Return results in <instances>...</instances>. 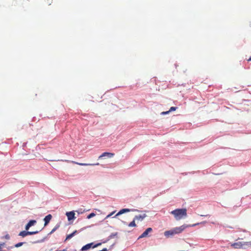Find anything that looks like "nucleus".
<instances>
[{"label":"nucleus","instance_id":"1","mask_svg":"<svg viewBox=\"0 0 251 251\" xmlns=\"http://www.w3.org/2000/svg\"><path fill=\"white\" fill-rule=\"evenodd\" d=\"M176 220H179L187 216V210L186 209H176L171 212Z\"/></svg>","mask_w":251,"mask_h":251},{"label":"nucleus","instance_id":"2","mask_svg":"<svg viewBox=\"0 0 251 251\" xmlns=\"http://www.w3.org/2000/svg\"><path fill=\"white\" fill-rule=\"evenodd\" d=\"M231 247L234 249H246V247H251V241L236 242L231 244Z\"/></svg>","mask_w":251,"mask_h":251},{"label":"nucleus","instance_id":"3","mask_svg":"<svg viewBox=\"0 0 251 251\" xmlns=\"http://www.w3.org/2000/svg\"><path fill=\"white\" fill-rule=\"evenodd\" d=\"M183 229L184 228H182V227H176L173 229L165 231L164 235L166 237H169L170 236H173L176 234L181 232Z\"/></svg>","mask_w":251,"mask_h":251},{"label":"nucleus","instance_id":"4","mask_svg":"<svg viewBox=\"0 0 251 251\" xmlns=\"http://www.w3.org/2000/svg\"><path fill=\"white\" fill-rule=\"evenodd\" d=\"M100 245H101V243H98L96 245H94L93 243H91L86 244V245L83 246L81 249V251H87L91 248H95L98 247L99 246H100Z\"/></svg>","mask_w":251,"mask_h":251},{"label":"nucleus","instance_id":"5","mask_svg":"<svg viewBox=\"0 0 251 251\" xmlns=\"http://www.w3.org/2000/svg\"><path fill=\"white\" fill-rule=\"evenodd\" d=\"M66 215L67 216L68 221H69L75 219V213L74 211L67 212H66Z\"/></svg>","mask_w":251,"mask_h":251},{"label":"nucleus","instance_id":"6","mask_svg":"<svg viewBox=\"0 0 251 251\" xmlns=\"http://www.w3.org/2000/svg\"><path fill=\"white\" fill-rule=\"evenodd\" d=\"M115 154L113 153L104 152L102 153L99 157V159H100L103 157H107L108 158H112L114 156Z\"/></svg>","mask_w":251,"mask_h":251},{"label":"nucleus","instance_id":"7","mask_svg":"<svg viewBox=\"0 0 251 251\" xmlns=\"http://www.w3.org/2000/svg\"><path fill=\"white\" fill-rule=\"evenodd\" d=\"M152 229L151 227H149L139 236V238H144L147 236L149 232L152 231Z\"/></svg>","mask_w":251,"mask_h":251},{"label":"nucleus","instance_id":"8","mask_svg":"<svg viewBox=\"0 0 251 251\" xmlns=\"http://www.w3.org/2000/svg\"><path fill=\"white\" fill-rule=\"evenodd\" d=\"M36 223V221L34 220H30L25 226V229L26 230H28L30 227L34 226Z\"/></svg>","mask_w":251,"mask_h":251},{"label":"nucleus","instance_id":"9","mask_svg":"<svg viewBox=\"0 0 251 251\" xmlns=\"http://www.w3.org/2000/svg\"><path fill=\"white\" fill-rule=\"evenodd\" d=\"M51 218H52V216L51 214H49L44 218V221L45 222L44 226H46L49 223V222L51 220Z\"/></svg>","mask_w":251,"mask_h":251},{"label":"nucleus","instance_id":"10","mask_svg":"<svg viewBox=\"0 0 251 251\" xmlns=\"http://www.w3.org/2000/svg\"><path fill=\"white\" fill-rule=\"evenodd\" d=\"M147 217L146 214H143L141 215H136L134 218L135 220L142 221L145 218Z\"/></svg>","mask_w":251,"mask_h":251},{"label":"nucleus","instance_id":"11","mask_svg":"<svg viewBox=\"0 0 251 251\" xmlns=\"http://www.w3.org/2000/svg\"><path fill=\"white\" fill-rule=\"evenodd\" d=\"M70 162L73 164H77V165H79L80 166L99 165V163H97L96 164H87V163H78V162H75L74 161H72Z\"/></svg>","mask_w":251,"mask_h":251},{"label":"nucleus","instance_id":"12","mask_svg":"<svg viewBox=\"0 0 251 251\" xmlns=\"http://www.w3.org/2000/svg\"><path fill=\"white\" fill-rule=\"evenodd\" d=\"M130 211H131V209H128V208H124V209H121L115 216L114 217H116L119 215H120L121 214H123L126 212H130Z\"/></svg>","mask_w":251,"mask_h":251},{"label":"nucleus","instance_id":"13","mask_svg":"<svg viewBox=\"0 0 251 251\" xmlns=\"http://www.w3.org/2000/svg\"><path fill=\"white\" fill-rule=\"evenodd\" d=\"M77 232V230H75L73 233L68 235L66 238L65 241L68 240L72 238L75 235Z\"/></svg>","mask_w":251,"mask_h":251},{"label":"nucleus","instance_id":"14","mask_svg":"<svg viewBox=\"0 0 251 251\" xmlns=\"http://www.w3.org/2000/svg\"><path fill=\"white\" fill-rule=\"evenodd\" d=\"M38 232H39V231H37V230L34 231H28L26 230L27 236L36 234H37Z\"/></svg>","mask_w":251,"mask_h":251},{"label":"nucleus","instance_id":"15","mask_svg":"<svg viewBox=\"0 0 251 251\" xmlns=\"http://www.w3.org/2000/svg\"><path fill=\"white\" fill-rule=\"evenodd\" d=\"M19 235L23 237L26 236H27L26 230V231H22L20 232L19 234Z\"/></svg>","mask_w":251,"mask_h":251},{"label":"nucleus","instance_id":"16","mask_svg":"<svg viewBox=\"0 0 251 251\" xmlns=\"http://www.w3.org/2000/svg\"><path fill=\"white\" fill-rule=\"evenodd\" d=\"M135 220L134 219H133V220L128 225V226H129V227L136 226V225L135 224Z\"/></svg>","mask_w":251,"mask_h":251},{"label":"nucleus","instance_id":"17","mask_svg":"<svg viewBox=\"0 0 251 251\" xmlns=\"http://www.w3.org/2000/svg\"><path fill=\"white\" fill-rule=\"evenodd\" d=\"M59 226H60L59 225H56L50 231V234H52V233H53L57 229H58L59 228Z\"/></svg>","mask_w":251,"mask_h":251},{"label":"nucleus","instance_id":"18","mask_svg":"<svg viewBox=\"0 0 251 251\" xmlns=\"http://www.w3.org/2000/svg\"><path fill=\"white\" fill-rule=\"evenodd\" d=\"M25 243V242H20L15 245V247L16 248H19L21 246H22L23 245H24Z\"/></svg>","mask_w":251,"mask_h":251},{"label":"nucleus","instance_id":"19","mask_svg":"<svg viewBox=\"0 0 251 251\" xmlns=\"http://www.w3.org/2000/svg\"><path fill=\"white\" fill-rule=\"evenodd\" d=\"M95 216V214L94 213H91V214H90L89 215H88L87 216V219H90L93 217H94Z\"/></svg>","mask_w":251,"mask_h":251},{"label":"nucleus","instance_id":"20","mask_svg":"<svg viewBox=\"0 0 251 251\" xmlns=\"http://www.w3.org/2000/svg\"><path fill=\"white\" fill-rule=\"evenodd\" d=\"M52 3V0H47L46 1V3L48 5H50Z\"/></svg>","mask_w":251,"mask_h":251},{"label":"nucleus","instance_id":"21","mask_svg":"<svg viewBox=\"0 0 251 251\" xmlns=\"http://www.w3.org/2000/svg\"><path fill=\"white\" fill-rule=\"evenodd\" d=\"M176 109V107H171L169 110L170 112L172 111H175Z\"/></svg>","mask_w":251,"mask_h":251},{"label":"nucleus","instance_id":"22","mask_svg":"<svg viewBox=\"0 0 251 251\" xmlns=\"http://www.w3.org/2000/svg\"><path fill=\"white\" fill-rule=\"evenodd\" d=\"M169 112H170V111H169H169H165V112H162L161 113V114H162V115L167 114H168Z\"/></svg>","mask_w":251,"mask_h":251},{"label":"nucleus","instance_id":"23","mask_svg":"<svg viewBox=\"0 0 251 251\" xmlns=\"http://www.w3.org/2000/svg\"><path fill=\"white\" fill-rule=\"evenodd\" d=\"M114 212H113L111 213L110 214L106 216V218H108L110 217V216H111L112 215H113V214H114Z\"/></svg>","mask_w":251,"mask_h":251},{"label":"nucleus","instance_id":"24","mask_svg":"<svg viewBox=\"0 0 251 251\" xmlns=\"http://www.w3.org/2000/svg\"><path fill=\"white\" fill-rule=\"evenodd\" d=\"M4 238L6 239H10V236L8 234H6L5 236H4Z\"/></svg>","mask_w":251,"mask_h":251},{"label":"nucleus","instance_id":"25","mask_svg":"<svg viewBox=\"0 0 251 251\" xmlns=\"http://www.w3.org/2000/svg\"><path fill=\"white\" fill-rule=\"evenodd\" d=\"M4 243L0 244V251H2V246H4Z\"/></svg>","mask_w":251,"mask_h":251},{"label":"nucleus","instance_id":"26","mask_svg":"<svg viewBox=\"0 0 251 251\" xmlns=\"http://www.w3.org/2000/svg\"><path fill=\"white\" fill-rule=\"evenodd\" d=\"M199 224H200L199 223H197V224H193L192 226H196V225H199Z\"/></svg>","mask_w":251,"mask_h":251},{"label":"nucleus","instance_id":"27","mask_svg":"<svg viewBox=\"0 0 251 251\" xmlns=\"http://www.w3.org/2000/svg\"><path fill=\"white\" fill-rule=\"evenodd\" d=\"M206 223V221H203V222H201L200 224H205Z\"/></svg>","mask_w":251,"mask_h":251},{"label":"nucleus","instance_id":"28","mask_svg":"<svg viewBox=\"0 0 251 251\" xmlns=\"http://www.w3.org/2000/svg\"><path fill=\"white\" fill-rule=\"evenodd\" d=\"M248 61H251V56L248 59Z\"/></svg>","mask_w":251,"mask_h":251},{"label":"nucleus","instance_id":"29","mask_svg":"<svg viewBox=\"0 0 251 251\" xmlns=\"http://www.w3.org/2000/svg\"><path fill=\"white\" fill-rule=\"evenodd\" d=\"M65 162H70V161H69V160H65Z\"/></svg>","mask_w":251,"mask_h":251},{"label":"nucleus","instance_id":"30","mask_svg":"<svg viewBox=\"0 0 251 251\" xmlns=\"http://www.w3.org/2000/svg\"><path fill=\"white\" fill-rule=\"evenodd\" d=\"M138 210L137 209H133V210H132V211H137Z\"/></svg>","mask_w":251,"mask_h":251}]
</instances>
